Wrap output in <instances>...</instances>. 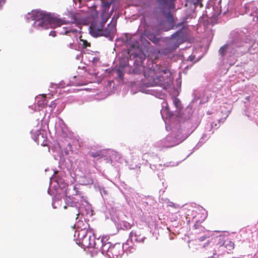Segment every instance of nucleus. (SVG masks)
I'll list each match as a JSON object with an SVG mask.
<instances>
[{"mask_svg":"<svg viewBox=\"0 0 258 258\" xmlns=\"http://www.w3.org/2000/svg\"><path fill=\"white\" fill-rule=\"evenodd\" d=\"M136 37L135 34L126 33L116 40V42L121 40L123 44L130 45V48L127 50L130 60L127 63H120L119 68L115 69L113 72L116 77L122 80L123 79L122 69L127 66L128 74L135 78L134 81H131V92L135 87H137L139 91L157 96L158 93L155 90L144 88L142 86L146 88L160 86L163 88L170 86L172 81L170 66L169 63L163 62L156 64L155 67L152 64L151 68L146 67L144 62L146 58V54L140 48V40Z\"/></svg>","mask_w":258,"mask_h":258,"instance_id":"nucleus-1","label":"nucleus"},{"mask_svg":"<svg viewBox=\"0 0 258 258\" xmlns=\"http://www.w3.org/2000/svg\"><path fill=\"white\" fill-rule=\"evenodd\" d=\"M66 174L63 171H54L53 175L50 178V187L53 188L56 195L59 197H65L64 201L67 205L72 207H75L78 212L76 218L75 227L78 229L75 231L74 234L75 240L76 243L81 247L86 249L87 248H94L99 250L101 243L98 242L101 240L99 238L95 239L94 233L90 230L87 229L89 226L87 224L84 225L83 228L80 227L83 219L86 221L88 218L93 215V211L91 205L87 200L84 194L79 191L76 186L73 187L75 194L73 196H68V184Z\"/></svg>","mask_w":258,"mask_h":258,"instance_id":"nucleus-2","label":"nucleus"},{"mask_svg":"<svg viewBox=\"0 0 258 258\" xmlns=\"http://www.w3.org/2000/svg\"><path fill=\"white\" fill-rule=\"evenodd\" d=\"M191 104L185 109L180 117H174L173 112L169 110L166 104L165 108L160 111L162 117L169 119V123L166 125L167 130L170 133L155 145L159 148H170L183 142L199 125L204 114L200 105L207 102V98L202 91H198Z\"/></svg>","mask_w":258,"mask_h":258,"instance_id":"nucleus-3","label":"nucleus"},{"mask_svg":"<svg viewBox=\"0 0 258 258\" xmlns=\"http://www.w3.org/2000/svg\"><path fill=\"white\" fill-rule=\"evenodd\" d=\"M25 18L27 23L32 22V26L38 30L47 29L49 28H53L55 30L50 32L49 35L52 37L56 36V34H65L71 36L74 34L76 38L79 35L78 30L72 26L63 27L61 26L64 24V21L60 18L54 17L51 14L45 11L39 10H33L31 13H28Z\"/></svg>","mask_w":258,"mask_h":258,"instance_id":"nucleus-4","label":"nucleus"},{"mask_svg":"<svg viewBox=\"0 0 258 258\" xmlns=\"http://www.w3.org/2000/svg\"><path fill=\"white\" fill-rule=\"evenodd\" d=\"M248 36L244 30H234L230 33L229 40L219 50V55L223 58L238 57L248 50L246 45Z\"/></svg>","mask_w":258,"mask_h":258,"instance_id":"nucleus-5","label":"nucleus"},{"mask_svg":"<svg viewBox=\"0 0 258 258\" xmlns=\"http://www.w3.org/2000/svg\"><path fill=\"white\" fill-rule=\"evenodd\" d=\"M109 240L108 236H103L101 240L98 242L101 243L99 250L101 253L107 258L121 257L124 251L129 252V248L131 246H127V243H124L121 244L120 243L112 244Z\"/></svg>","mask_w":258,"mask_h":258,"instance_id":"nucleus-6","label":"nucleus"},{"mask_svg":"<svg viewBox=\"0 0 258 258\" xmlns=\"http://www.w3.org/2000/svg\"><path fill=\"white\" fill-rule=\"evenodd\" d=\"M242 114L251 120H256L258 117V93L254 91L251 94L244 97Z\"/></svg>","mask_w":258,"mask_h":258,"instance_id":"nucleus-7","label":"nucleus"},{"mask_svg":"<svg viewBox=\"0 0 258 258\" xmlns=\"http://www.w3.org/2000/svg\"><path fill=\"white\" fill-rule=\"evenodd\" d=\"M160 7L162 13L163 15L165 17V20H158V23L159 24L160 27L162 29V30H163L164 31H166L170 29H173L174 28L181 27V28L180 29H179L178 30H177L171 35V38L173 39H176L177 40H179L180 39L182 38L185 34V29L186 27L184 25V22L182 21L175 25L174 18L173 15H172L173 18V22L172 23H170L167 20L165 15L163 13V10L167 9L166 8H164L162 7Z\"/></svg>","mask_w":258,"mask_h":258,"instance_id":"nucleus-8","label":"nucleus"},{"mask_svg":"<svg viewBox=\"0 0 258 258\" xmlns=\"http://www.w3.org/2000/svg\"><path fill=\"white\" fill-rule=\"evenodd\" d=\"M55 128L64 140V141L62 140V142L63 143L62 146H64L63 150L65 154L66 155L70 154V152H73V151L72 146L73 141L71 138V134L68 132L66 125L62 119L60 118L57 119Z\"/></svg>","mask_w":258,"mask_h":258,"instance_id":"nucleus-9","label":"nucleus"},{"mask_svg":"<svg viewBox=\"0 0 258 258\" xmlns=\"http://www.w3.org/2000/svg\"><path fill=\"white\" fill-rule=\"evenodd\" d=\"M117 19V17L115 18V16H113L111 22L107 25V28L103 30L99 26L96 28L92 24L90 26V34L94 37L103 36L108 38L109 40L113 41L114 35L116 32V24Z\"/></svg>","mask_w":258,"mask_h":258,"instance_id":"nucleus-10","label":"nucleus"},{"mask_svg":"<svg viewBox=\"0 0 258 258\" xmlns=\"http://www.w3.org/2000/svg\"><path fill=\"white\" fill-rule=\"evenodd\" d=\"M146 239V236L141 233L140 230H132L130 233L128 239L125 242L127 243V246H132L129 248V252H133L135 250V243H144Z\"/></svg>","mask_w":258,"mask_h":258,"instance_id":"nucleus-11","label":"nucleus"},{"mask_svg":"<svg viewBox=\"0 0 258 258\" xmlns=\"http://www.w3.org/2000/svg\"><path fill=\"white\" fill-rule=\"evenodd\" d=\"M175 1L176 0H156L160 7H162L167 9L163 10V13L165 15L167 20L170 23L173 22L171 10L175 8Z\"/></svg>","mask_w":258,"mask_h":258,"instance_id":"nucleus-12","label":"nucleus"},{"mask_svg":"<svg viewBox=\"0 0 258 258\" xmlns=\"http://www.w3.org/2000/svg\"><path fill=\"white\" fill-rule=\"evenodd\" d=\"M32 139L38 145L42 146H46L47 145V131L44 129L32 130L31 131Z\"/></svg>","mask_w":258,"mask_h":258,"instance_id":"nucleus-13","label":"nucleus"},{"mask_svg":"<svg viewBox=\"0 0 258 258\" xmlns=\"http://www.w3.org/2000/svg\"><path fill=\"white\" fill-rule=\"evenodd\" d=\"M198 91H202L204 94V96L207 98V101H208V97L207 96H206V94H205V91L204 90L202 89H198V90H195L193 94H192V95L194 96V99L193 100H192V101L190 102V103L188 105V106L185 109H186L191 103V102L194 101V100L195 99V93L198 92ZM166 104H167V106H168V108H169V106H168V105L167 104V102H164L162 103V109H163L165 108V106H166ZM173 104L174 106V107H175L176 108V110L175 112L174 111H172V112H173V115H174V117H176V116H180V117L182 115V114L184 113L185 112V110H184V112H182V113H181L178 110L180 109V106H181V102L180 101V100L177 98H174L173 99ZM169 109V108H168ZM169 110L171 112V111L170 110V109H169Z\"/></svg>","mask_w":258,"mask_h":258,"instance_id":"nucleus-14","label":"nucleus"},{"mask_svg":"<svg viewBox=\"0 0 258 258\" xmlns=\"http://www.w3.org/2000/svg\"><path fill=\"white\" fill-rule=\"evenodd\" d=\"M219 126L218 124L215 122H212L210 125H208L206 128V133L203 134L202 137L200 139V141L194 148L193 150L195 151L198 150L205 142V141L207 140L214 132V130L217 129Z\"/></svg>","mask_w":258,"mask_h":258,"instance_id":"nucleus-15","label":"nucleus"},{"mask_svg":"<svg viewBox=\"0 0 258 258\" xmlns=\"http://www.w3.org/2000/svg\"><path fill=\"white\" fill-rule=\"evenodd\" d=\"M78 32L79 33V35H78L77 39L74 34H71V36H70L74 37V42L70 43L68 46L71 48L75 49L76 50L84 49L86 48L87 46H90V44L88 42L87 40L82 39L81 38L82 36L81 35L80 31L78 30Z\"/></svg>","mask_w":258,"mask_h":258,"instance_id":"nucleus-16","label":"nucleus"},{"mask_svg":"<svg viewBox=\"0 0 258 258\" xmlns=\"http://www.w3.org/2000/svg\"><path fill=\"white\" fill-rule=\"evenodd\" d=\"M105 160L106 163H111L112 166L117 167L118 165L117 164L121 163L123 161V159L120 154L118 152L108 149L107 156L106 158H105Z\"/></svg>","mask_w":258,"mask_h":258,"instance_id":"nucleus-17","label":"nucleus"},{"mask_svg":"<svg viewBox=\"0 0 258 258\" xmlns=\"http://www.w3.org/2000/svg\"><path fill=\"white\" fill-rule=\"evenodd\" d=\"M222 0H209L208 2L206 8L210 9L209 7H212L213 10L215 12L214 15L220 14L222 12L225 14L227 12L231 11H226L227 8L222 9L221 7Z\"/></svg>","mask_w":258,"mask_h":258,"instance_id":"nucleus-18","label":"nucleus"},{"mask_svg":"<svg viewBox=\"0 0 258 258\" xmlns=\"http://www.w3.org/2000/svg\"><path fill=\"white\" fill-rule=\"evenodd\" d=\"M48 101L46 98V95H39L35 98V110L40 111L47 105Z\"/></svg>","mask_w":258,"mask_h":258,"instance_id":"nucleus-19","label":"nucleus"},{"mask_svg":"<svg viewBox=\"0 0 258 258\" xmlns=\"http://www.w3.org/2000/svg\"><path fill=\"white\" fill-rule=\"evenodd\" d=\"M107 151L108 149L98 150L96 151H90L88 152V155L94 158H96L97 159L103 158L105 160V158H106L107 156Z\"/></svg>","mask_w":258,"mask_h":258,"instance_id":"nucleus-20","label":"nucleus"},{"mask_svg":"<svg viewBox=\"0 0 258 258\" xmlns=\"http://www.w3.org/2000/svg\"><path fill=\"white\" fill-rule=\"evenodd\" d=\"M94 189L98 191L102 198L104 199V197L107 196L109 195V191L105 187L103 186L102 184L98 181H96L94 183Z\"/></svg>","mask_w":258,"mask_h":258,"instance_id":"nucleus-21","label":"nucleus"},{"mask_svg":"<svg viewBox=\"0 0 258 258\" xmlns=\"http://www.w3.org/2000/svg\"><path fill=\"white\" fill-rule=\"evenodd\" d=\"M202 1L203 0H186L185 7H189L190 8V11L194 12L198 6H200V7L203 6Z\"/></svg>","mask_w":258,"mask_h":258,"instance_id":"nucleus-22","label":"nucleus"},{"mask_svg":"<svg viewBox=\"0 0 258 258\" xmlns=\"http://www.w3.org/2000/svg\"><path fill=\"white\" fill-rule=\"evenodd\" d=\"M109 216H108L107 214H105V217L106 219L110 218V219L115 224H116L119 223L120 221L119 218V213L118 212L114 210V209H112L111 211H109Z\"/></svg>","mask_w":258,"mask_h":258,"instance_id":"nucleus-23","label":"nucleus"},{"mask_svg":"<svg viewBox=\"0 0 258 258\" xmlns=\"http://www.w3.org/2000/svg\"><path fill=\"white\" fill-rule=\"evenodd\" d=\"M159 160V157L157 155H154L153 157L150 158L147 162H149L150 168L153 170L158 169L160 167L162 166V164H155V163L158 162Z\"/></svg>","mask_w":258,"mask_h":258,"instance_id":"nucleus-24","label":"nucleus"},{"mask_svg":"<svg viewBox=\"0 0 258 258\" xmlns=\"http://www.w3.org/2000/svg\"><path fill=\"white\" fill-rule=\"evenodd\" d=\"M234 243L231 241H227L220 245V248L222 251L225 253V256L228 253L226 250H231L234 248Z\"/></svg>","mask_w":258,"mask_h":258,"instance_id":"nucleus-25","label":"nucleus"},{"mask_svg":"<svg viewBox=\"0 0 258 258\" xmlns=\"http://www.w3.org/2000/svg\"><path fill=\"white\" fill-rule=\"evenodd\" d=\"M211 254H209L206 258H226L225 253L221 251L220 249H216L214 248V250L211 251Z\"/></svg>","mask_w":258,"mask_h":258,"instance_id":"nucleus-26","label":"nucleus"},{"mask_svg":"<svg viewBox=\"0 0 258 258\" xmlns=\"http://www.w3.org/2000/svg\"><path fill=\"white\" fill-rule=\"evenodd\" d=\"M133 224L125 221L124 220H120L119 223L116 224V227L123 230H128L132 228Z\"/></svg>","mask_w":258,"mask_h":258,"instance_id":"nucleus-27","label":"nucleus"},{"mask_svg":"<svg viewBox=\"0 0 258 258\" xmlns=\"http://www.w3.org/2000/svg\"><path fill=\"white\" fill-rule=\"evenodd\" d=\"M79 181L82 185H89L92 184L94 186V183L97 181L94 180L90 176H88V177H82Z\"/></svg>","mask_w":258,"mask_h":258,"instance_id":"nucleus-28","label":"nucleus"},{"mask_svg":"<svg viewBox=\"0 0 258 258\" xmlns=\"http://www.w3.org/2000/svg\"><path fill=\"white\" fill-rule=\"evenodd\" d=\"M146 35L147 37L155 45L159 44L161 38L151 32H147Z\"/></svg>","mask_w":258,"mask_h":258,"instance_id":"nucleus-29","label":"nucleus"},{"mask_svg":"<svg viewBox=\"0 0 258 258\" xmlns=\"http://www.w3.org/2000/svg\"><path fill=\"white\" fill-rule=\"evenodd\" d=\"M109 18V16L108 14H101V20L98 25L100 28L103 29V28L105 26V24L108 21Z\"/></svg>","mask_w":258,"mask_h":258,"instance_id":"nucleus-30","label":"nucleus"},{"mask_svg":"<svg viewBox=\"0 0 258 258\" xmlns=\"http://www.w3.org/2000/svg\"><path fill=\"white\" fill-rule=\"evenodd\" d=\"M116 0H102V6L105 10H108L112 4L114 3Z\"/></svg>","mask_w":258,"mask_h":258,"instance_id":"nucleus-31","label":"nucleus"},{"mask_svg":"<svg viewBox=\"0 0 258 258\" xmlns=\"http://www.w3.org/2000/svg\"><path fill=\"white\" fill-rule=\"evenodd\" d=\"M224 237L223 236H219L216 237L215 238V242H217V246L219 245V247L217 249H220L221 251H222L221 249L220 248V245L223 244V242H225V241L224 240Z\"/></svg>","mask_w":258,"mask_h":258,"instance_id":"nucleus-32","label":"nucleus"},{"mask_svg":"<svg viewBox=\"0 0 258 258\" xmlns=\"http://www.w3.org/2000/svg\"><path fill=\"white\" fill-rule=\"evenodd\" d=\"M79 85V83H77V82H75L73 81H70V82H67V83H65L64 81H62L60 83V86L61 87H63L64 86V85H66V86H69V85H75V86H77Z\"/></svg>","mask_w":258,"mask_h":258,"instance_id":"nucleus-33","label":"nucleus"},{"mask_svg":"<svg viewBox=\"0 0 258 258\" xmlns=\"http://www.w3.org/2000/svg\"><path fill=\"white\" fill-rule=\"evenodd\" d=\"M99 58L98 57H90L89 60L92 62L93 65L96 66L99 62Z\"/></svg>","mask_w":258,"mask_h":258,"instance_id":"nucleus-34","label":"nucleus"},{"mask_svg":"<svg viewBox=\"0 0 258 258\" xmlns=\"http://www.w3.org/2000/svg\"><path fill=\"white\" fill-rule=\"evenodd\" d=\"M241 238H242L243 240H250L253 239L255 237H256V235H240Z\"/></svg>","mask_w":258,"mask_h":258,"instance_id":"nucleus-35","label":"nucleus"},{"mask_svg":"<svg viewBox=\"0 0 258 258\" xmlns=\"http://www.w3.org/2000/svg\"><path fill=\"white\" fill-rule=\"evenodd\" d=\"M194 227L195 229L201 228L202 230L203 229H204V227L200 225V224L198 221H196V223L195 224Z\"/></svg>","mask_w":258,"mask_h":258,"instance_id":"nucleus-36","label":"nucleus"},{"mask_svg":"<svg viewBox=\"0 0 258 258\" xmlns=\"http://www.w3.org/2000/svg\"><path fill=\"white\" fill-rule=\"evenodd\" d=\"M195 59V55H190V56H188V58H187V61H189L190 62H192V63H191V64H193V62H193V61L194 60V59ZM191 66H192V65H191V66H190V67H191Z\"/></svg>","mask_w":258,"mask_h":258,"instance_id":"nucleus-37","label":"nucleus"},{"mask_svg":"<svg viewBox=\"0 0 258 258\" xmlns=\"http://www.w3.org/2000/svg\"><path fill=\"white\" fill-rule=\"evenodd\" d=\"M228 114H226V116L224 118H221L218 119V123H223L225 121V120H226V118L228 117Z\"/></svg>","mask_w":258,"mask_h":258,"instance_id":"nucleus-38","label":"nucleus"},{"mask_svg":"<svg viewBox=\"0 0 258 258\" xmlns=\"http://www.w3.org/2000/svg\"><path fill=\"white\" fill-rule=\"evenodd\" d=\"M208 237H209V236L208 235H203L199 237L198 238V240L199 241H203L205 240Z\"/></svg>","mask_w":258,"mask_h":258,"instance_id":"nucleus-39","label":"nucleus"},{"mask_svg":"<svg viewBox=\"0 0 258 258\" xmlns=\"http://www.w3.org/2000/svg\"><path fill=\"white\" fill-rule=\"evenodd\" d=\"M173 49H170V48H165L163 50V53H169L171 51H172Z\"/></svg>","mask_w":258,"mask_h":258,"instance_id":"nucleus-40","label":"nucleus"},{"mask_svg":"<svg viewBox=\"0 0 258 258\" xmlns=\"http://www.w3.org/2000/svg\"><path fill=\"white\" fill-rule=\"evenodd\" d=\"M6 3V0H0V9H2L4 5Z\"/></svg>","mask_w":258,"mask_h":258,"instance_id":"nucleus-41","label":"nucleus"},{"mask_svg":"<svg viewBox=\"0 0 258 258\" xmlns=\"http://www.w3.org/2000/svg\"><path fill=\"white\" fill-rule=\"evenodd\" d=\"M56 201L55 198H52V206L53 209H56V207L55 206L54 203Z\"/></svg>","mask_w":258,"mask_h":258,"instance_id":"nucleus-42","label":"nucleus"},{"mask_svg":"<svg viewBox=\"0 0 258 258\" xmlns=\"http://www.w3.org/2000/svg\"><path fill=\"white\" fill-rule=\"evenodd\" d=\"M55 105L56 104L54 102V101H52L51 104L49 105V107L51 108H54Z\"/></svg>","mask_w":258,"mask_h":258,"instance_id":"nucleus-43","label":"nucleus"},{"mask_svg":"<svg viewBox=\"0 0 258 258\" xmlns=\"http://www.w3.org/2000/svg\"><path fill=\"white\" fill-rule=\"evenodd\" d=\"M82 58V56L81 54H78L76 56V58L77 60H80Z\"/></svg>","mask_w":258,"mask_h":258,"instance_id":"nucleus-44","label":"nucleus"},{"mask_svg":"<svg viewBox=\"0 0 258 258\" xmlns=\"http://www.w3.org/2000/svg\"><path fill=\"white\" fill-rule=\"evenodd\" d=\"M210 244V242L209 241H208L207 242H206L204 245H203V247H206V246H208Z\"/></svg>","mask_w":258,"mask_h":258,"instance_id":"nucleus-45","label":"nucleus"},{"mask_svg":"<svg viewBox=\"0 0 258 258\" xmlns=\"http://www.w3.org/2000/svg\"><path fill=\"white\" fill-rule=\"evenodd\" d=\"M59 158H60L59 162L63 161L64 160V157H63L62 155V156H60Z\"/></svg>","mask_w":258,"mask_h":258,"instance_id":"nucleus-46","label":"nucleus"},{"mask_svg":"<svg viewBox=\"0 0 258 258\" xmlns=\"http://www.w3.org/2000/svg\"><path fill=\"white\" fill-rule=\"evenodd\" d=\"M256 20H255L254 18H253V21L257 22L258 21V17H255Z\"/></svg>","mask_w":258,"mask_h":258,"instance_id":"nucleus-47","label":"nucleus"},{"mask_svg":"<svg viewBox=\"0 0 258 258\" xmlns=\"http://www.w3.org/2000/svg\"><path fill=\"white\" fill-rule=\"evenodd\" d=\"M50 188H49V189H48V191H47V192H48V194L51 195V194H50Z\"/></svg>","mask_w":258,"mask_h":258,"instance_id":"nucleus-48","label":"nucleus"},{"mask_svg":"<svg viewBox=\"0 0 258 258\" xmlns=\"http://www.w3.org/2000/svg\"><path fill=\"white\" fill-rule=\"evenodd\" d=\"M188 68H189L188 66H186V67L185 68V69H188Z\"/></svg>","mask_w":258,"mask_h":258,"instance_id":"nucleus-49","label":"nucleus"},{"mask_svg":"<svg viewBox=\"0 0 258 258\" xmlns=\"http://www.w3.org/2000/svg\"><path fill=\"white\" fill-rule=\"evenodd\" d=\"M191 154H192V152L190 153V154L187 156V157H188Z\"/></svg>","mask_w":258,"mask_h":258,"instance_id":"nucleus-50","label":"nucleus"},{"mask_svg":"<svg viewBox=\"0 0 258 258\" xmlns=\"http://www.w3.org/2000/svg\"><path fill=\"white\" fill-rule=\"evenodd\" d=\"M130 169H134L135 168H134V167H130Z\"/></svg>","mask_w":258,"mask_h":258,"instance_id":"nucleus-51","label":"nucleus"},{"mask_svg":"<svg viewBox=\"0 0 258 258\" xmlns=\"http://www.w3.org/2000/svg\"><path fill=\"white\" fill-rule=\"evenodd\" d=\"M158 175L159 178H160L161 175L159 174H158Z\"/></svg>","mask_w":258,"mask_h":258,"instance_id":"nucleus-52","label":"nucleus"},{"mask_svg":"<svg viewBox=\"0 0 258 258\" xmlns=\"http://www.w3.org/2000/svg\"><path fill=\"white\" fill-rule=\"evenodd\" d=\"M76 76H74V77H73V79H75V78H76Z\"/></svg>","mask_w":258,"mask_h":258,"instance_id":"nucleus-53","label":"nucleus"},{"mask_svg":"<svg viewBox=\"0 0 258 258\" xmlns=\"http://www.w3.org/2000/svg\"><path fill=\"white\" fill-rule=\"evenodd\" d=\"M64 208L66 209L67 208V206H64Z\"/></svg>","mask_w":258,"mask_h":258,"instance_id":"nucleus-54","label":"nucleus"},{"mask_svg":"<svg viewBox=\"0 0 258 258\" xmlns=\"http://www.w3.org/2000/svg\"><path fill=\"white\" fill-rule=\"evenodd\" d=\"M125 196L126 197L130 198V197H129V196Z\"/></svg>","mask_w":258,"mask_h":258,"instance_id":"nucleus-55","label":"nucleus"},{"mask_svg":"<svg viewBox=\"0 0 258 258\" xmlns=\"http://www.w3.org/2000/svg\"><path fill=\"white\" fill-rule=\"evenodd\" d=\"M206 217H207V216H205L203 220H204L206 218Z\"/></svg>","mask_w":258,"mask_h":258,"instance_id":"nucleus-56","label":"nucleus"},{"mask_svg":"<svg viewBox=\"0 0 258 258\" xmlns=\"http://www.w3.org/2000/svg\"><path fill=\"white\" fill-rule=\"evenodd\" d=\"M207 113L209 114H211L210 112H208Z\"/></svg>","mask_w":258,"mask_h":258,"instance_id":"nucleus-57","label":"nucleus"},{"mask_svg":"<svg viewBox=\"0 0 258 258\" xmlns=\"http://www.w3.org/2000/svg\"><path fill=\"white\" fill-rule=\"evenodd\" d=\"M164 166H167L168 165H166V164H164Z\"/></svg>","mask_w":258,"mask_h":258,"instance_id":"nucleus-58","label":"nucleus"}]
</instances>
